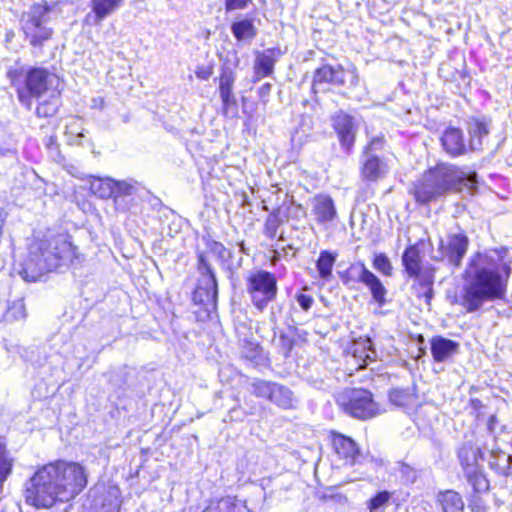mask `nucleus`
I'll return each mask as SVG.
<instances>
[{
    "instance_id": "obj_1",
    "label": "nucleus",
    "mask_w": 512,
    "mask_h": 512,
    "mask_svg": "<svg viewBox=\"0 0 512 512\" xmlns=\"http://www.w3.org/2000/svg\"><path fill=\"white\" fill-rule=\"evenodd\" d=\"M506 249L488 250L474 255L465 272L461 305L468 311L478 310L484 302L502 298L512 261H504Z\"/></svg>"
},
{
    "instance_id": "obj_2",
    "label": "nucleus",
    "mask_w": 512,
    "mask_h": 512,
    "mask_svg": "<svg viewBox=\"0 0 512 512\" xmlns=\"http://www.w3.org/2000/svg\"><path fill=\"white\" fill-rule=\"evenodd\" d=\"M87 485V472L78 462L57 460L39 468L26 485L25 499L36 508L49 509L76 497Z\"/></svg>"
},
{
    "instance_id": "obj_3",
    "label": "nucleus",
    "mask_w": 512,
    "mask_h": 512,
    "mask_svg": "<svg viewBox=\"0 0 512 512\" xmlns=\"http://www.w3.org/2000/svg\"><path fill=\"white\" fill-rule=\"evenodd\" d=\"M476 173H466L452 164H438L428 170L414 185L417 202L425 204L436 200L449 191L467 189L473 193L477 184Z\"/></svg>"
},
{
    "instance_id": "obj_4",
    "label": "nucleus",
    "mask_w": 512,
    "mask_h": 512,
    "mask_svg": "<svg viewBox=\"0 0 512 512\" xmlns=\"http://www.w3.org/2000/svg\"><path fill=\"white\" fill-rule=\"evenodd\" d=\"M74 255L75 247L63 235L36 240L30 245L20 274L26 281L35 282L44 272L57 267L59 260L72 261Z\"/></svg>"
},
{
    "instance_id": "obj_5",
    "label": "nucleus",
    "mask_w": 512,
    "mask_h": 512,
    "mask_svg": "<svg viewBox=\"0 0 512 512\" xmlns=\"http://www.w3.org/2000/svg\"><path fill=\"white\" fill-rule=\"evenodd\" d=\"M25 85L28 92L19 90L18 99L30 110L32 108L31 97H40L48 91L56 93L60 85V79L56 74L45 68H33L26 74Z\"/></svg>"
},
{
    "instance_id": "obj_6",
    "label": "nucleus",
    "mask_w": 512,
    "mask_h": 512,
    "mask_svg": "<svg viewBox=\"0 0 512 512\" xmlns=\"http://www.w3.org/2000/svg\"><path fill=\"white\" fill-rule=\"evenodd\" d=\"M48 12L49 7L46 3L34 4L22 15V29L33 46L42 45L52 35V30L46 26Z\"/></svg>"
},
{
    "instance_id": "obj_7",
    "label": "nucleus",
    "mask_w": 512,
    "mask_h": 512,
    "mask_svg": "<svg viewBox=\"0 0 512 512\" xmlns=\"http://www.w3.org/2000/svg\"><path fill=\"white\" fill-rule=\"evenodd\" d=\"M247 291L253 304L262 311L276 296V278L267 271L252 273L247 278Z\"/></svg>"
},
{
    "instance_id": "obj_8",
    "label": "nucleus",
    "mask_w": 512,
    "mask_h": 512,
    "mask_svg": "<svg viewBox=\"0 0 512 512\" xmlns=\"http://www.w3.org/2000/svg\"><path fill=\"white\" fill-rule=\"evenodd\" d=\"M341 405L349 415L359 419L374 417L379 412L372 394L363 389L351 390L347 395V401L342 400Z\"/></svg>"
},
{
    "instance_id": "obj_9",
    "label": "nucleus",
    "mask_w": 512,
    "mask_h": 512,
    "mask_svg": "<svg viewBox=\"0 0 512 512\" xmlns=\"http://www.w3.org/2000/svg\"><path fill=\"white\" fill-rule=\"evenodd\" d=\"M332 125L337 133L341 147L349 152L354 145L358 130L354 117L340 111L332 117Z\"/></svg>"
},
{
    "instance_id": "obj_10",
    "label": "nucleus",
    "mask_w": 512,
    "mask_h": 512,
    "mask_svg": "<svg viewBox=\"0 0 512 512\" xmlns=\"http://www.w3.org/2000/svg\"><path fill=\"white\" fill-rule=\"evenodd\" d=\"M331 441L334 452L344 465H355L359 463L362 456L353 439L343 434L332 432Z\"/></svg>"
},
{
    "instance_id": "obj_11",
    "label": "nucleus",
    "mask_w": 512,
    "mask_h": 512,
    "mask_svg": "<svg viewBox=\"0 0 512 512\" xmlns=\"http://www.w3.org/2000/svg\"><path fill=\"white\" fill-rule=\"evenodd\" d=\"M468 238L461 234L450 235L447 241L440 244L441 259L447 260L449 264L458 267L466 254Z\"/></svg>"
},
{
    "instance_id": "obj_12",
    "label": "nucleus",
    "mask_w": 512,
    "mask_h": 512,
    "mask_svg": "<svg viewBox=\"0 0 512 512\" xmlns=\"http://www.w3.org/2000/svg\"><path fill=\"white\" fill-rule=\"evenodd\" d=\"M459 458L466 469L468 482L476 492L484 491L488 488V481L483 474L476 469V455L472 448L463 447L459 450Z\"/></svg>"
},
{
    "instance_id": "obj_13",
    "label": "nucleus",
    "mask_w": 512,
    "mask_h": 512,
    "mask_svg": "<svg viewBox=\"0 0 512 512\" xmlns=\"http://www.w3.org/2000/svg\"><path fill=\"white\" fill-rule=\"evenodd\" d=\"M312 215L319 224L333 221L337 216L336 207L332 198L325 194L316 195L311 202Z\"/></svg>"
},
{
    "instance_id": "obj_14",
    "label": "nucleus",
    "mask_w": 512,
    "mask_h": 512,
    "mask_svg": "<svg viewBox=\"0 0 512 512\" xmlns=\"http://www.w3.org/2000/svg\"><path fill=\"white\" fill-rule=\"evenodd\" d=\"M347 74L355 77L352 72H345L342 67H333L324 65L317 69L313 78V89L317 91L322 83H332L335 85H344Z\"/></svg>"
},
{
    "instance_id": "obj_15",
    "label": "nucleus",
    "mask_w": 512,
    "mask_h": 512,
    "mask_svg": "<svg viewBox=\"0 0 512 512\" xmlns=\"http://www.w3.org/2000/svg\"><path fill=\"white\" fill-rule=\"evenodd\" d=\"M357 267L359 268L358 280L370 290L374 301L380 306L383 305L387 291L380 279L368 270L364 263L358 264Z\"/></svg>"
},
{
    "instance_id": "obj_16",
    "label": "nucleus",
    "mask_w": 512,
    "mask_h": 512,
    "mask_svg": "<svg viewBox=\"0 0 512 512\" xmlns=\"http://www.w3.org/2000/svg\"><path fill=\"white\" fill-rule=\"evenodd\" d=\"M207 274L194 292V300L205 305H215L217 301V281L209 267H206Z\"/></svg>"
},
{
    "instance_id": "obj_17",
    "label": "nucleus",
    "mask_w": 512,
    "mask_h": 512,
    "mask_svg": "<svg viewBox=\"0 0 512 512\" xmlns=\"http://www.w3.org/2000/svg\"><path fill=\"white\" fill-rule=\"evenodd\" d=\"M375 357L376 352L371 346V340L360 338L351 347V356L348 363L357 365L356 369H362L367 365V361H372Z\"/></svg>"
},
{
    "instance_id": "obj_18",
    "label": "nucleus",
    "mask_w": 512,
    "mask_h": 512,
    "mask_svg": "<svg viewBox=\"0 0 512 512\" xmlns=\"http://www.w3.org/2000/svg\"><path fill=\"white\" fill-rule=\"evenodd\" d=\"M444 150L451 156H459L465 153L466 145L460 129L450 127L446 129L441 138Z\"/></svg>"
},
{
    "instance_id": "obj_19",
    "label": "nucleus",
    "mask_w": 512,
    "mask_h": 512,
    "mask_svg": "<svg viewBox=\"0 0 512 512\" xmlns=\"http://www.w3.org/2000/svg\"><path fill=\"white\" fill-rule=\"evenodd\" d=\"M459 351V344L453 340L438 336L431 341V353L435 361L444 362Z\"/></svg>"
},
{
    "instance_id": "obj_20",
    "label": "nucleus",
    "mask_w": 512,
    "mask_h": 512,
    "mask_svg": "<svg viewBox=\"0 0 512 512\" xmlns=\"http://www.w3.org/2000/svg\"><path fill=\"white\" fill-rule=\"evenodd\" d=\"M123 2L124 0H91V11L94 15L88 14L86 21L93 18L95 24H100L105 18L119 9Z\"/></svg>"
},
{
    "instance_id": "obj_21",
    "label": "nucleus",
    "mask_w": 512,
    "mask_h": 512,
    "mask_svg": "<svg viewBox=\"0 0 512 512\" xmlns=\"http://www.w3.org/2000/svg\"><path fill=\"white\" fill-rule=\"evenodd\" d=\"M436 502L441 507L442 512H464L463 498L454 490L438 492Z\"/></svg>"
},
{
    "instance_id": "obj_22",
    "label": "nucleus",
    "mask_w": 512,
    "mask_h": 512,
    "mask_svg": "<svg viewBox=\"0 0 512 512\" xmlns=\"http://www.w3.org/2000/svg\"><path fill=\"white\" fill-rule=\"evenodd\" d=\"M235 82V73L230 68H223L219 78L220 97L224 108H228L231 104H235L232 88Z\"/></svg>"
},
{
    "instance_id": "obj_23",
    "label": "nucleus",
    "mask_w": 512,
    "mask_h": 512,
    "mask_svg": "<svg viewBox=\"0 0 512 512\" xmlns=\"http://www.w3.org/2000/svg\"><path fill=\"white\" fill-rule=\"evenodd\" d=\"M468 131L471 149L480 150L489 134L488 123L484 120L472 119L468 124Z\"/></svg>"
},
{
    "instance_id": "obj_24",
    "label": "nucleus",
    "mask_w": 512,
    "mask_h": 512,
    "mask_svg": "<svg viewBox=\"0 0 512 512\" xmlns=\"http://www.w3.org/2000/svg\"><path fill=\"white\" fill-rule=\"evenodd\" d=\"M489 467L502 476H512V456L501 450H491Z\"/></svg>"
},
{
    "instance_id": "obj_25",
    "label": "nucleus",
    "mask_w": 512,
    "mask_h": 512,
    "mask_svg": "<svg viewBox=\"0 0 512 512\" xmlns=\"http://www.w3.org/2000/svg\"><path fill=\"white\" fill-rule=\"evenodd\" d=\"M231 31L234 37L241 42H250L257 35V29L252 19L244 18L235 21L231 25Z\"/></svg>"
},
{
    "instance_id": "obj_26",
    "label": "nucleus",
    "mask_w": 512,
    "mask_h": 512,
    "mask_svg": "<svg viewBox=\"0 0 512 512\" xmlns=\"http://www.w3.org/2000/svg\"><path fill=\"white\" fill-rule=\"evenodd\" d=\"M275 64L274 52L272 50L264 51L256 58L255 73L258 78L269 76L273 72Z\"/></svg>"
},
{
    "instance_id": "obj_27",
    "label": "nucleus",
    "mask_w": 512,
    "mask_h": 512,
    "mask_svg": "<svg viewBox=\"0 0 512 512\" xmlns=\"http://www.w3.org/2000/svg\"><path fill=\"white\" fill-rule=\"evenodd\" d=\"M114 180L112 178L92 177L90 180L91 192L99 198L113 197Z\"/></svg>"
},
{
    "instance_id": "obj_28",
    "label": "nucleus",
    "mask_w": 512,
    "mask_h": 512,
    "mask_svg": "<svg viewBox=\"0 0 512 512\" xmlns=\"http://www.w3.org/2000/svg\"><path fill=\"white\" fill-rule=\"evenodd\" d=\"M402 262L410 276H418L420 273V256L417 247L409 246L402 256Z\"/></svg>"
},
{
    "instance_id": "obj_29",
    "label": "nucleus",
    "mask_w": 512,
    "mask_h": 512,
    "mask_svg": "<svg viewBox=\"0 0 512 512\" xmlns=\"http://www.w3.org/2000/svg\"><path fill=\"white\" fill-rule=\"evenodd\" d=\"M385 173L384 164L377 157H369L362 167V175L366 180L375 181Z\"/></svg>"
},
{
    "instance_id": "obj_30",
    "label": "nucleus",
    "mask_w": 512,
    "mask_h": 512,
    "mask_svg": "<svg viewBox=\"0 0 512 512\" xmlns=\"http://www.w3.org/2000/svg\"><path fill=\"white\" fill-rule=\"evenodd\" d=\"M336 258V253L329 251H322L320 253L316 266L321 278L327 280L331 277Z\"/></svg>"
},
{
    "instance_id": "obj_31",
    "label": "nucleus",
    "mask_w": 512,
    "mask_h": 512,
    "mask_svg": "<svg viewBox=\"0 0 512 512\" xmlns=\"http://www.w3.org/2000/svg\"><path fill=\"white\" fill-rule=\"evenodd\" d=\"M270 401L282 408H291L294 405L293 393L288 388L276 384Z\"/></svg>"
},
{
    "instance_id": "obj_32",
    "label": "nucleus",
    "mask_w": 512,
    "mask_h": 512,
    "mask_svg": "<svg viewBox=\"0 0 512 512\" xmlns=\"http://www.w3.org/2000/svg\"><path fill=\"white\" fill-rule=\"evenodd\" d=\"M59 106V94L53 92L47 100L37 106L36 113L39 117H51L57 113Z\"/></svg>"
},
{
    "instance_id": "obj_33",
    "label": "nucleus",
    "mask_w": 512,
    "mask_h": 512,
    "mask_svg": "<svg viewBox=\"0 0 512 512\" xmlns=\"http://www.w3.org/2000/svg\"><path fill=\"white\" fill-rule=\"evenodd\" d=\"M240 345L242 357L249 361L257 362L262 352L260 345L256 341L248 339L242 340Z\"/></svg>"
},
{
    "instance_id": "obj_34",
    "label": "nucleus",
    "mask_w": 512,
    "mask_h": 512,
    "mask_svg": "<svg viewBox=\"0 0 512 512\" xmlns=\"http://www.w3.org/2000/svg\"><path fill=\"white\" fill-rule=\"evenodd\" d=\"M282 223V220L279 216V211L275 210L269 214L265 221L264 232L265 235L271 239H274L277 236L278 229Z\"/></svg>"
},
{
    "instance_id": "obj_35",
    "label": "nucleus",
    "mask_w": 512,
    "mask_h": 512,
    "mask_svg": "<svg viewBox=\"0 0 512 512\" xmlns=\"http://www.w3.org/2000/svg\"><path fill=\"white\" fill-rule=\"evenodd\" d=\"M276 383H270L264 380H254L251 383L252 392L258 397H264L271 400Z\"/></svg>"
},
{
    "instance_id": "obj_36",
    "label": "nucleus",
    "mask_w": 512,
    "mask_h": 512,
    "mask_svg": "<svg viewBox=\"0 0 512 512\" xmlns=\"http://www.w3.org/2000/svg\"><path fill=\"white\" fill-rule=\"evenodd\" d=\"M6 318L11 321H21L26 318V308L23 300H16L9 306Z\"/></svg>"
},
{
    "instance_id": "obj_37",
    "label": "nucleus",
    "mask_w": 512,
    "mask_h": 512,
    "mask_svg": "<svg viewBox=\"0 0 512 512\" xmlns=\"http://www.w3.org/2000/svg\"><path fill=\"white\" fill-rule=\"evenodd\" d=\"M373 267L384 276L392 275V264L385 254H377L373 260Z\"/></svg>"
},
{
    "instance_id": "obj_38",
    "label": "nucleus",
    "mask_w": 512,
    "mask_h": 512,
    "mask_svg": "<svg viewBox=\"0 0 512 512\" xmlns=\"http://www.w3.org/2000/svg\"><path fill=\"white\" fill-rule=\"evenodd\" d=\"M221 505L223 512H252L244 502L229 497L221 499Z\"/></svg>"
},
{
    "instance_id": "obj_39",
    "label": "nucleus",
    "mask_w": 512,
    "mask_h": 512,
    "mask_svg": "<svg viewBox=\"0 0 512 512\" xmlns=\"http://www.w3.org/2000/svg\"><path fill=\"white\" fill-rule=\"evenodd\" d=\"M134 190V182L114 180L113 197L131 195L134 192Z\"/></svg>"
},
{
    "instance_id": "obj_40",
    "label": "nucleus",
    "mask_w": 512,
    "mask_h": 512,
    "mask_svg": "<svg viewBox=\"0 0 512 512\" xmlns=\"http://www.w3.org/2000/svg\"><path fill=\"white\" fill-rule=\"evenodd\" d=\"M389 398L394 404L405 406L411 402L413 395L404 390L394 389L390 392Z\"/></svg>"
},
{
    "instance_id": "obj_41",
    "label": "nucleus",
    "mask_w": 512,
    "mask_h": 512,
    "mask_svg": "<svg viewBox=\"0 0 512 512\" xmlns=\"http://www.w3.org/2000/svg\"><path fill=\"white\" fill-rule=\"evenodd\" d=\"M389 500L388 492H379L375 497L369 501V509L371 512L384 506Z\"/></svg>"
},
{
    "instance_id": "obj_42",
    "label": "nucleus",
    "mask_w": 512,
    "mask_h": 512,
    "mask_svg": "<svg viewBox=\"0 0 512 512\" xmlns=\"http://www.w3.org/2000/svg\"><path fill=\"white\" fill-rule=\"evenodd\" d=\"M250 0H225V6L227 11H233L238 9H244L247 7Z\"/></svg>"
},
{
    "instance_id": "obj_43",
    "label": "nucleus",
    "mask_w": 512,
    "mask_h": 512,
    "mask_svg": "<svg viewBox=\"0 0 512 512\" xmlns=\"http://www.w3.org/2000/svg\"><path fill=\"white\" fill-rule=\"evenodd\" d=\"M296 299H297L298 304L300 305V307L303 310L307 311L311 308L312 303H313L312 296L306 295V294H298L296 296Z\"/></svg>"
},
{
    "instance_id": "obj_44",
    "label": "nucleus",
    "mask_w": 512,
    "mask_h": 512,
    "mask_svg": "<svg viewBox=\"0 0 512 512\" xmlns=\"http://www.w3.org/2000/svg\"><path fill=\"white\" fill-rule=\"evenodd\" d=\"M470 508L472 512H487L486 506L480 500H475L470 505Z\"/></svg>"
},
{
    "instance_id": "obj_45",
    "label": "nucleus",
    "mask_w": 512,
    "mask_h": 512,
    "mask_svg": "<svg viewBox=\"0 0 512 512\" xmlns=\"http://www.w3.org/2000/svg\"><path fill=\"white\" fill-rule=\"evenodd\" d=\"M382 144H383V137H382V136H381V137H380V136H377V137H374V138L370 141V143H369V145H368L367 149H368V150L378 149L379 147H381V146H382Z\"/></svg>"
},
{
    "instance_id": "obj_46",
    "label": "nucleus",
    "mask_w": 512,
    "mask_h": 512,
    "mask_svg": "<svg viewBox=\"0 0 512 512\" xmlns=\"http://www.w3.org/2000/svg\"><path fill=\"white\" fill-rule=\"evenodd\" d=\"M202 512H223L222 511V505L221 500H219L216 503L210 504L206 509H204Z\"/></svg>"
},
{
    "instance_id": "obj_47",
    "label": "nucleus",
    "mask_w": 512,
    "mask_h": 512,
    "mask_svg": "<svg viewBox=\"0 0 512 512\" xmlns=\"http://www.w3.org/2000/svg\"><path fill=\"white\" fill-rule=\"evenodd\" d=\"M212 249L214 252L218 253L219 255H221V257H224V252L226 251L225 247L223 244L219 243V242H215L212 246Z\"/></svg>"
},
{
    "instance_id": "obj_48",
    "label": "nucleus",
    "mask_w": 512,
    "mask_h": 512,
    "mask_svg": "<svg viewBox=\"0 0 512 512\" xmlns=\"http://www.w3.org/2000/svg\"><path fill=\"white\" fill-rule=\"evenodd\" d=\"M200 263L204 266H206L205 262H204V259L202 257H200Z\"/></svg>"
},
{
    "instance_id": "obj_49",
    "label": "nucleus",
    "mask_w": 512,
    "mask_h": 512,
    "mask_svg": "<svg viewBox=\"0 0 512 512\" xmlns=\"http://www.w3.org/2000/svg\"><path fill=\"white\" fill-rule=\"evenodd\" d=\"M197 77L202 78V79H206V76H201L200 73H197Z\"/></svg>"
},
{
    "instance_id": "obj_50",
    "label": "nucleus",
    "mask_w": 512,
    "mask_h": 512,
    "mask_svg": "<svg viewBox=\"0 0 512 512\" xmlns=\"http://www.w3.org/2000/svg\"><path fill=\"white\" fill-rule=\"evenodd\" d=\"M358 479H361V477L352 478V479H350L349 481H355V480H358Z\"/></svg>"
},
{
    "instance_id": "obj_51",
    "label": "nucleus",
    "mask_w": 512,
    "mask_h": 512,
    "mask_svg": "<svg viewBox=\"0 0 512 512\" xmlns=\"http://www.w3.org/2000/svg\"><path fill=\"white\" fill-rule=\"evenodd\" d=\"M269 88V84H266V87H264V90H267Z\"/></svg>"
},
{
    "instance_id": "obj_52",
    "label": "nucleus",
    "mask_w": 512,
    "mask_h": 512,
    "mask_svg": "<svg viewBox=\"0 0 512 512\" xmlns=\"http://www.w3.org/2000/svg\"><path fill=\"white\" fill-rule=\"evenodd\" d=\"M269 88V84H266V87H264V90H267Z\"/></svg>"
}]
</instances>
